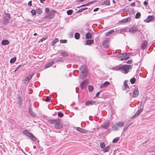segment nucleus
Masks as SVG:
<instances>
[{"label": "nucleus", "instance_id": "20", "mask_svg": "<svg viewBox=\"0 0 155 155\" xmlns=\"http://www.w3.org/2000/svg\"><path fill=\"white\" fill-rule=\"evenodd\" d=\"M147 42L146 41H143L141 44V48L143 49H144L146 47Z\"/></svg>", "mask_w": 155, "mask_h": 155}, {"label": "nucleus", "instance_id": "49", "mask_svg": "<svg viewBox=\"0 0 155 155\" xmlns=\"http://www.w3.org/2000/svg\"><path fill=\"white\" fill-rule=\"evenodd\" d=\"M67 40L66 39L61 40H60V42L62 43H65L67 42Z\"/></svg>", "mask_w": 155, "mask_h": 155}, {"label": "nucleus", "instance_id": "12", "mask_svg": "<svg viewBox=\"0 0 155 155\" xmlns=\"http://www.w3.org/2000/svg\"><path fill=\"white\" fill-rule=\"evenodd\" d=\"M124 87H123V90H127V92L128 91V90L127 89H129V87L128 86L127 84V81H124Z\"/></svg>", "mask_w": 155, "mask_h": 155}, {"label": "nucleus", "instance_id": "29", "mask_svg": "<svg viewBox=\"0 0 155 155\" xmlns=\"http://www.w3.org/2000/svg\"><path fill=\"white\" fill-rule=\"evenodd\" d=\"M86 38L89 39L92 38V35L91 33L87 32L86 35Z\"/></svg>", "mask_w": 155, "mask_h": 155}, {"label": "nucleus", "instance_id": "37", "mask_svg": "<svg viewBox=\"0 0 155 155\" xmlns=\"http://www.w3.org/2000/svg\"><path fill=\"white\" fill-rule=\"evenodd\" d=\"M117 125L115 123L114 125H113L112 127V128L114 129L115 130H118V128L117 127Z\"/></svg>", "mask_w": 155, "mask_h": 155}, {"label": "nucleus", "instance_id": "33", "mask_svg": "<svg viewBox=\"0 0 155 155\" xmlns=\"http://www.w3.org/2000/svg\"><path fill=\"white\" fill-rule=\"evenodd\" d=\"M130 81L132 84H134L136 81V79L134 78H131L130 80Z\"/></svg>", "mask_w": 155, "mask_h": 155}, {"label": "nucleus", "instance_id": "35", "mask_svg": "<svg viewBox=\"0 0 155 155\" xmlns=\"http://www.w3.org/2000/svg\"><path fill=\"white\" fill-rule=\"evenodd\" d=\"M16 59V58L15 57H13L10 60V62L11 63H14L15 62Z\"/></svg>", "mask_w": 155, "mask_h": 155}, {"label": "nucleus", "instance_id": "50", "mask_svg": "<svg viewBox=\"0 0 155 155\" xmlns=\"http://www.w3.org/2000/svg\"><path fill=\"white\" fill-rule=\"evenodd\" d=\"M64 62V61L63 60L59 59V60H56L55 62L57 63H58L60 62Z\"/></svg>", "mask_w": 155, "mask_h": 155}, {"label": "nucleus", "instance_id": "48", "mask_svg": "<svg viewBox=\"0 0 155 155\" xmlns=\"http://www.w3.org/2000/svg\"><path fill=\"white\" fill-rule=\"evenodd\" d=\"M31 12L33 15H35L36 14V11L35 10H32Z\"/></svg>", "mask_w": 155, "mask_h": 155}, {"label": "nucleus", "instance_id": "52", "mask_svg": "<svg viewBox=\"0 0 155 155\" xmlns=\"http://www.w3.org/2000/svg\"><path fill=\"white\" fill-rule=\"evenodd\" d=\"M50 100H51V98H50V97H46V99H45V101H46L48 102V101H50Z\"/></svg>", "mask_w": 155, "mask_h": 155}, {"label": "nucleus", "instance_id": "53", "mask_svg": "<svg viewBox=\"0 0 155 155\" xmlns=\"http://www.w3.org/2000/svg\"><path fill=\"white\" fill-rule=\"evenodd\" d=\"M88 6L87 5V4H83V5H82L80 6H79L78 7H77L78 8H79L80 7H84V6Z\"/></svg>", "mask_w": 155, "mask_h": 155}, {"label": "nucleus", "instance_id": "34", "mask_svg": "<svg viewBox=\"0 0 155 155\" xmlns=\"http://www.w3.org/2000/svg\"><path fill=\"white\" fill-rule=\"evenodd\" d=\"M141 16V14L139 12H137L136 13L135 18L136 19L139 18Z\"/></svg>", "mask_w": 155, "mask_h": 155}, {"label": "nucleus", "instance_id": "8", "mask_svg": "<svg viewBox=\"0 0 155 155\" xmlns=\"http://www.w3.org/2000/svg\"><path fill=\"white\" fill-rule=\"evenodd\" d=\"M28 110V112L31 116L33 117H35L36 116V114L35 113L32 111V109L31 106V105L29 107V108Z\"/></svg>", "mask_w": 155, "mask_h": 155}, {"label": "nucleus", "instance_id": "44", "mask_svg": "<svg viewBox=\"0 0 155 155\" xmlns=\"http://www.w3.org/2000/svg\"><path fill=\"white\" fill-rule=\"evenodd\" d=\"M100 147L102 148H104L105 147V144L104 142H102L100 143Z\"/></svg>", "mask_w": 155, "mask_h": 155}, {"label": "nucleus", "instance_id": "25", "mask_svg": "<svg viewBox=\"0 0 155 155\" xmlns=\"http://www.w3.org/2000/svg\"><path fill=\"white\" fill-rule=\"evenodd\" d=\"M131 20V18H130L128 17L125 19H123L120 21L123 23H126L130 21Z\"/></svg>", "mask_w": 155, "mask_h": 155}, {"label": "nucleus", "instance_id": "45", "mask_svg": "<svg viewBox=\"0 0 155 155\" xmlns=\"http://www.w3.org/2000/svg\"><path fill=\"white\" fill-rule=\"evenodd\" d=\"M47 38V37H43L42 38H41L39 41V42H43Z\"/></svg>", "mask_w": 155, "mask_h": 155}, {"label": "nucleus", "instance_id": "10", "mask_svg": "<svg viewBox=\"0 0 155 155\" xmlns=\"http://www.w3.org/2000/svg\"><path fill=\"white\" fill-rule=\"evenodd\" d=\"M88 80L87 79H85L80 84V87L82 89L84 88L85 87V84H86L87 83Z\"/></svg>", "mask_w": 155, "mask_h": 155}, {"label": "nucleus", "instance_id": "24", "mask_svg": "<svg viewBox=\"0 0 155 155\" xmlns=\"http://www.w3.org/2000/svg\"><path fill=\"white\" fill-rule=\"evenodd\" d=\"M60 55L63 57H66L68 56V52L64 51H63L61 52Z\"/></svg>", "mask_w": 155, "mask_h": 155}, {"label": "nucleus", "instance_id": "56", "mask_svg": "<svg viewBox=\"0 0 155 155\" xmlns=\"http://www.w3.org/2000/svg\"><path fill=\"white\" fill-rule=\"evenodd\" d=\"M83 11L82 9V8H81V9H80L78 11H76V12L77 13H80V12H82Z\"/></svg>", "mask_w": 155, "mask_h": 155}, {"label": "nucleus", "instance_id": "32", "mask_svg": "<svg viewBox=\"0 0 155 155\" xmlns=\"http://www.w3.org/2000/svg\"><path fill=\"white\" fill-rule=\"evenodd\" d=\"M22 99L20 96H19L18 97V101L19 104H21L22 102Z\"/></svg>", "mask_w": 155, "mask_h": 155}, {"label": "nucleus", "instance_id": "5", "mask_svg": "<svg viewBox=\"0 0 155 155\" xmlns=\"http://www.w3.org/2000/svg\"><path fill=\"white\" fill-rule=\"evenodd\" d=\"M155 19V17L153 15H149L147 18L144 20V21L146 23H149L153 21Z\"/></svg>", "mask_w": 155, "mask_h": 155}, {"label": "nucleus", "instance_id": "40", "mask_svg": "<svg viewBox=\"0 0 155 155\" xmlns=\"http://www.w3.org/2000/svg\"><path fill=\"white\" fill-rule=\"evenodd\" d=\"M120 139V137H117L114 138L112 141V142L113 143H115L118 141L119 139Z\"/></svg>", "mask_w": 155, "mask_h": 155}, {"label": "nucleus", "instance_id": "30", "mask_svg": "<svg viewBox=\"0 0 155 155\" xmlns=\"http://www.w3.org/2000/svg\"><path fill=\"white\" fill-rule=\"evenodd\" d=\"M80 34L78 32L76 33L74 35V38L76 39H78L80 37Z\"/></svg>", "mask_w": 155, "mask_h": 155}, {"label": "nucleus", "instance_id": "64", "mask_svg": "<svg viewBox=\"0 0 155 155\" xmlns=\"http://www.w3.org/2000/svg\"><path fill=\"white\" fill-rule=\"evenodd\" d=\"M130 5L131 6H133V7L134 6H135V2H134L133 3H131L130 4Z\"/></svg>", "mask_w": 155, "mask_h": 155}, {"label": "nucleus", "instance_id": "60", "mask_svg": "<svg viewBox=\"0 0 155 155\" xmlns=\"http://www.w3.org/2000/svg\"><path fill=\"white\" fill-rule=\"evenodd\" d=\"M28 5L29 6H31L32 5V1H30L28 3Z\"/></svg>", "mask_w": 155, "mask_h": 155}, {"label": "nucleus", "instance_id": "39", "mask_svg": "<svg viewBox=\"0 0 155 155\" xmlns=\"http://www.w3.org/2000/svg\"><path fill=\"white\" fill-rule=\"evenodd\" d=\"M36 11L37 14L39 15L41 14L42 12L41 9L40 8L37 9Z\"/></svg>", "mask_w": 155, "mask_h": 155}, {"label": "nucleus", "instance_id": "6", "mask_svg": "<svg viewBox=\"0 0 155 155\" xmlns=\"http://www.w3.org/2000/svg\"><path fill=\"white\" fill-rule=\"evenodd\" d=\"M55 15V12L54 10L51 11L46 16L47 18L49 19H52L54 17Z\"/></svg>", "mask_w": 155, "mask_h": 155}, {"label": "nucleus", "instance_id": "7", "mask_svg": "<svg viewBox=\"0 0 155 155\" xmlns=\"http://www.w3.org/2000/svg\"><path fill=\"white\" fill-rule=\"evenodd\" d=\"M87 75L86 71H81L80 73V75L79 76L80 78L83 79L86 77Z\"/></svg>", "mask_w": 155, "mask_h": 155}, {"label": "nucleus", "instance_id": "28", "mask_svg": "<svg viewBox=\"0 0 155 155\" xmlns=\"http://www.w3.org/2000/svg\"><path fill=\"white\" fill-rule=\"evenodd\" d=\"M102 5H110V1L109 0H106L104 2L101 3Z\"/></svg>", "mask_w": 155, "mask_h": 155}, {"label": "nucleus", "instance_id": "17", "mask_svg": "<svg viewBox=\"0 0 155 155\" xmlns=\"http://www.w3.org/2000/svg\"><path fill=\"white\" fill-rule=\"evenodd\" d=\"M76 129L78 131L83 133H86V131L80 127H76Z\"/></svg>", "mask_w": 155, "mask_h": 155}, {"label": "nucleus", "instance_id": "36", "mask_svg": "<svg viewBox=\"0 0 155 155\" xmlns=\"http://www.w3.org/2000/svg\"><path fill=\"white\" fill-rule=\"evenodd\" d=\"M80 69L81 71H86L85 69V66L84 65H81L79 68Z\"/></svg>", "mask_w": 155, "mask_h": 155}, {"label": "nucleus", "instance_id": "19", "mask_svg": "<svg viewBox=\"0 0 155 155\" xmlns=\"http://www.w3.org/2000/svg\"><path fill=\"white\" fill-rule=\"evenodd\" d=\"M108 40H105L103 42V45L104 48H107L108 46Z\"/></svg>", "mask_w": 155, "mask_h": 155}, {"label": "nucleus", "instance_id": "22", "mask_svg": "<svg viewBox=\"0 0 155 155\" xmlns=\"http://www.w3.org/2000/svg\"><path fill=\"white\" fill-rule=\"evenodd\" d=\"M114 32V29H113L110 30L108 32H106L105 33V36H109V35H110V34H111L112 33H113Z\"/></svg>", "mask_w": 155, "mask_h": 155}, {"label": "nucleus", "instance_id": "3", "mask_svg": "<svg viewBox=\"0 0 155 155\" xmlns=\"http://www.w3.org/2000/svg\"><path fill=\"white\" fill-rule=\"evenodd\" d=\"M23 134L31 139L32 141L35 142L37 141L36 138L31 133H29L27 130H25L23 131Z\"/></svg>", "mask_w": 155, "mask_h": 155}, {"label": "nucleus", "instance_id": "59", "mask_svg": "<svg viewBox=\"0 0 155 155\" xmlns=\"http://www.w3.org/2000/svg\"><path fill=\"white\" fill-rule=\"evenodd\" d=\"M127 63L128 64H131L132 63V60H129L127 62Z\"/></svg>", "mask_w": 155, "mask_h": 155}, {"label": "nucleus", "instance_id": "18", "mask_svg": "<svg viewBox=\"0 0 155 155\" xmlns=\"http://www.w3.org/2000/svg\"><path fill=\"white\" fill-rule=\"evenodd\" d=\"M9 43V41L8 40L4 39L2 41L1 44L3 45H7Z\"/></svg>", "mask_w": 155, "mask_h": 155}, {"label": "nucleus", "instance_id": "31", "mask_svg": "<svg viewBox=\"0 0 155 155\" xmlns=\"http://www.w3.org/2000/svg\"><path fill=\"white\" fill-rule=\"evenodd\" d=\"M110 149V146H108L107 147H106L105 148H104L103 151L105 152H107L109 151Z\"/></svg>", "mask_w": 155, "mask_h": 155}, {"label": "nucleus", "instance_id": "16", "mask_svg": "<svg viewBox=\"0 0 155 155\" xmlns=\"http://www.w3.org/2000/svg\"><path fill=\"white\" fill-rule=\"evenodd\" d=\"M110 84V83L107 81L105 82L104 83L101 84L100 86L101 88H102L107 86Z\"/></svg>", "mask_w": 155, "mask_h": 155}, {"label": "nucleus", "instance_id": "1", "mask_svg": "<svg viewBox=\"0 0 155 155\" xmlns=\"http://www.w3.org/2000/svg\"><path fill=\"white\" fill-rule=\"evenodd\" d=\"M131 68H132V65H119L114 67V70L120 71L124 74H126L129 72V70Z\"/></svg>", "mask_w": 155, "mask_h": 155}, {"label": "nucleus", "instance_id": "42", "mask_svg": "<svg viewBox=\"0 0 155 155\" xmlns=\"http://www.w3.org/2000/svg\"><path fill=\"white\" fill-rule=\"evenodd\" d=\"M130 58V57L129 56H127L126 57H125L122 58H120L121 61H124Z\"/></svg>", "mask_w": 155, "mask_h": 155}, {"label": "nucleus", "instance_id": "11", "mask_svg": "<svg viewBox=\"0 0 155 155\" xmlns=\"http://www.w3.org/2000/svg\"><path fill=\"white\" fill-rule=\"evenodd\" d=\"M137 30V28L135 27H131L129 29V31L130 32L134 34L136 32Z\"/></svg>", "mask_w": 155, "mask_h": 155}, {"label": "nucleus", "instance_id": "55", "mask_svg": "<svg viewBox=\"0 0 155 155\" xmlns=\"http://www.w3.org/2000/svg\"><path fill=\"white\" fill-rule=\"evenodd\" d=\"M21 66V65H19L17 67H16V69L14 70V71L15 72H16L18 69Z\"/></svg>", "mask_w": 155, "mask_h": 155}, {"label": "nucleus", "instance_id": "4", "mask_svg": "<svg viewBox=\"0 0 155 155\" xmlns=\"http://www.w3.org/2000/svg\"><path fill=\"white\" fill-rule=\"evenodd\" d=\"M10 15L9 14L7 13H5L4 16L3 23L5 26L7 25L10 21Z\"/></svg>", "mask_w": 155, "mask_h": 155}, {"label": "nucleus", "instance_id": "27", "mask_svg": "<svg viewBox=\"0 0 155 155\" xmlns=\"http://www.w3.org/2000/svg\"><path fill=\"white\" fill-rule=\"evenodd\" d=\"M54 61H52L49 63H48V64H47L45 66V67L46 68H48L50 67H51V65H52L54 63Z\"/></svg>", "mask_w": 155, "mask_h": 155}, {"label": "nucleus", "instance_id": "23", "mask_svg": "<svg viewBox=\"0 0 155 155\" xmlns=\"http://www.w3.org/2000/svg\"><path fill=\"white\" fill-rule=\"evenodd\" d=\"M59 39L58 38H55L52 42L51 44V45L52 46H53L55 44L59 41Z\"/></svg>", "mask_w": 155, "mask_h": 155}, {"label": "nucleus", "instance_id": "51", "mask_svg": "<svg viewBox=\"0 0 155 155\" xmlns=\"http://www.w3.org/2000/svg\"><path fill=\"white\" fill-rule=\"evenodd\" d=\"M29 81V80L28 79V78H27L26 77L24 81H25V83H27V84L28 82V81Z\"/></svg>", "mask_w": 155, "mask_h": 155}, {"label": "nucleus", "instance_id": "43", "mask_svg": "<svg viewBox=\"0 0 155 155\" xmlns=\"http://www.w3.org/2000/svg\"><path fill=\"white\" fill-rule=\"evenodd\" d=\"M58 117H62L64 116L63 114L61 112H58Z\"/></svg>", "mask_w": 155, "mask_h": 155}, {"label": "nucleus", "instance_id": "2", "mask_svg": "<svg viewBox=\"0 0 155 155\" xmlns=\"http://www.w3.org/2000/svg\"><path fill=\"white\" fill-rule=\"evenodd\" d=\"M48 122L51 124H54L56 129H61L63 127L62 123L60 119L50 120H49Z\"/></svg>", "mask_w": 155, "mask_h": 155}, {"label": "nucleus", "instance_id": "38", "mask_svg": "<svg viewBox=\"0 0 155 155\" xmlns=\"http://www.w3.org/2000/svg\"><path fill=\"white\" fill-rule=\"evenodd\" d=\"M88 90L89 92H92L94 89L93 87L91 85H89L88 87Z\"/></svg>", "mask_w": 155, "mask_h": 155}, {"label": "nucleus", "instance_id": "62", "mask_svg": "<svg viewBox=\"0 0 155 155\" xmlns=\"http://www.w3.org/2000/svg\"><path fill=\"white\" fill-rule=\"evenodd\" d=\"M121 55L123 56V57H125L127 56V54L126 53H122Z\"/></svg>", "mask_w": 155, "mask_h": 155}, {"label": "nucleus", "instance_id": "58", "mask_svg": "<svg viewBox=\"0 0 155 155\" xmlns=\"http://www.w3.org/2000/svg\"><path fill=\"white\" fill-rule=\"evenodd\" d=\"M102 92V91H100L99 92H98L96 95V97H97V96H98L99 95H100V93Z\"/></svg>", "mask_w": 155, "mask_h": 155}, {"label": "nucleus", "instance_id": "46", "mask_svg": "<svg viewBox=\"0 0 155 155\" xmlns=\"http://www.w3.org/2000/svg\"><path fill=\"white\" fill-rule=\"evenodd\" d=\"M33 75L34 74L33 73H32V74L28 75V76L26 77L28 78V79L29 80L31 78Z\"/></svg>", "mask_w": 155, "mask_h": 155}, {"label": "nucleus", "instance_id": "26", "mask_svg": "<svg viewBox=\"0 0 155 155\" xmlns=\"http://www.w3.org/2000/svg\"><path fill=\"white\" fill-rule=\"evenodd\" d=\"M94 40H88L86 41V45H89L93 43Z\"/></svg>", "mask_w": 155, "mask_h": 155}, {"label": "nucleus", "instance_id": "41", "mask_svg": "<svg viewBox=\"0 0 155 155\" xmlns=\"http://www.w3.org/2000/svg\"><path fill=\"white\" fill-rule=\"evenodd\" d=\"M73 12L72 10L71 9H69L68 10L67 12V14L68 15H70L72 14Z\"/></svg>", "mask_w": 155, "mask_h": 155}, {"label": "nucleus", "instance_id": "61", "mask_svg": "<svg viewBox=\"0 0 155 155\" xmlns=\"http://www.w3.org/2000/svg\"><path fill=\"white\" fill-rule=\"evenodd\" d=\"M45 11L47 12H49V9L48 8H45Z\"/></svg>", "mask_w": 155, "mask_h": 155}, {"label": "nucleus", "instance_id": "15", "mask_svg": "<svg viewBox=\"0 0 155 155\" xmlns=\"http://www.w3.org/2000/svg\"><path fill=\"white\" fill-rule=\"evenodd\" d=\"M109 126V123L108 121L107 122H105L103 124L101 125V126L102 127L105 129H107Z\"/></svg>", "mask_w": 155, "mask_h": 155}, {"label": "nucleus", "instance_id": "47", "mask_svg": "<svg viewBox=\"0 0 155 155\" xmlns=\"http://www.w3.org/2000/svg\"><path fill=\"white\" fill-rule=\"evenodd\" d=\"M130 125V124L128 126L127 125H125V127H124V129H123V131H125L128 127Z\"/></svg>", "mask_w": 155, "mask_h": 155}, {"label": "nucleus", "instance_id": "54", "mask_svg": "<svg viewBox=\"0 0 155 155\" xmlns=\"http://www.w3.org/2000/svg\"><path fill=\"white\" fill-rule=\"evenodd\" d=\"M95 2V1H93L91 2H90L88 3H87V4L88 6L93 4L94 2Z\"/></svg>", "mask_w": 155, "mask_h": 155}, {"label": "nucleus", "instance_id": "13", "mask_svg": "<svg viewBox=\"0 0 155 155\" xmlns=\"http://www.w3.org/2000/svg\"><path fill=\"white\" fill-rule=\"evenodd\" d=\"M143 109L140 108L139 110H137V112L133 116L132 118H135L139 115L143 111Z\"/></svg>", "mask_w": 155, "mask_h": 155}, {"label": "nucleus", "instance_id": "9", "mask_svg": "<svg viewBox=\"0 0 155 155\" xmlns=\"http://www.w3.org/2000/svg\"><path fill=\"white\" fill-rule=\"evenodd\" d=\"M139 94V91L137 88H135L133 92V97H137Z\"/></svg>", "mask_w": 155, "mask_h": 155}, {"label": "nucleus", "instance_id": "21", "mask_svg": "<svg viewBox=\"0 0 155 155\" xmlns=\"http://www.w3.org/2000/svg\"><path fill=\"white\" fill-rule=\"evenodd\" d=\"M117 125L119 127H123L124 125V123L122 122H118L116 123Z\"/></svg>", "mask_w": 155, "mask_h": 155}, {"label": "nucleus", "instance_id": "63", "mask_svg": "<svg viewBox=\"0 0 155 155\" xmlns=\"http://www.w3.org/2000/svg\"><path fill=\"white\" fill-rule=\"evenodd\" d=\"M143 4L145 5H147L148 4V2L146 1H144L143 2Z\"/></svg>", "mask_w": 155, "mask_h": 155}, {"label": "nucleus", "instance_id": "57", "mask_svg": "<svg viewBox=\"0 0 155 155\" xmlns=\"http://www.w3.org/2000/svg\"><path fill=\"white\" fill-rule=\"evenodd\" d=\"M116 57L118 58H120L123 57V56L121 55V54H117L116 55Z\"/></svg>", "mask_w": 155, "mask_h": 155}, {"label": "nucleus", "instance_id": "14", "mask_svg": "<svg viewBox=\"0 0 155 155\" xmlns=\"http://www.w3.org/2000/svg\"><path fill=\"white\" fill-rule=\"evenodd\" d=\"M95 102L94 101H87L85 103L86 106H89L90 105H92L95 104Z\"/></svg>", "mask_w": 155, "mask_h": 155}]
</instances>
